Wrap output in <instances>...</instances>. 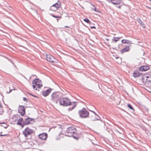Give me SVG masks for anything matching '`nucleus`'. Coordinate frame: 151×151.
I'll list each match as a JSON object with an SVG mask.
<instances>
[{"label": "nucleus", "instance_id": "nucleus-20", "mask_svg": "<svg viewBox=\"0 0 151 151\" xmlns=\"http://www.w3.org/2000/svg\"><path fill=\"white\" fill-rule=\"evenodd\" d=\"M122 1V0H114L112 1V3L114 4H119Z\"/></svg>", "mask_w": 151, "mask_h": 151}, {"label": "nucleus", "instance_id": "nucleus-35", "mask_svg": "<svg viewBox=\"0 0 151 151\" xmlns=\"http://www.w3.org/2000/svg\"><path fill=\"white\" fill-rule=\"evenodd\" d=\"M93 27V28H95V27Z\"/></svg>", "mask_w": 151, "mask_h": 151}, {"label": "nucleus", "instance_id": "nucleus-21", "mask_svg": "<svg viewBox=\"0 0 151 151\" xmlns=\"http://www.w3.org/2000/svg\"><path fill=\"white\" fill-rule=\"evenodd\" d=\"M4 112V110L3 109V107L1 106L0 107V115L3 114Z\"/></svg>", "mask_w": 151, "mask_h": 151}, {"label": "nucleus", "instance_id": "nucleus-23", "mask_svg": "<svg viewBox=\"0 0 151 151\" xmlns=\"http://www.w3.org/2000/svg\"><path fill=\"white\" fill-rule=\"evenodd\" d=\"M121 38H122V37H114V41L115 42H116L118 41L119 40V39Z\"/></svg>", "mask_w": 151, "mask_h": 151}, {"label": "nucleus", "instance_id": "nucleus-7", "mask_svg": "<svg viewBox=\"0 0 151 151\" xmlns=\"http://www.w3.org/2000/svg\"><path fill=\"white\" fill-rule=\"evenodd\" d=\"M76 128L73 127H68L67 130V135L69 136H73V134L76 132Z\"/></svg>", "mask_w": 151, "mask_h": 151}, {"label": "nucleus", "instance_id": "nucleus-36", "mask_svg": "<svg viewBox=\"0 0 151 151\" xmlns=\"http://www.w3.org/2000/svg\"><path fill=\"white\" fill-rule=\"evenodd\" d=\"M0 151H3V150H0Z\"/></svg>", "mask_w": 151, "mask_h": 151}, {"label": "nucleus", "instance_id": "nucleus-5", "mask_svg": "<svg viewBox=\"0 0 151 151\" xmlns=\"http://www.w3.org/2000/svg\"><path fill=\"white\" fill-rule=\"evenodd\" d=\"M79 114L81 117L86 118L88 116V113L85 108H83L79 111Z\"/></svg>", "mask_w": 151, "mask_h": 151}, {"label": "nucleus", "instance_id": "nucleus-25", "mask_svg": "<svg viewBox=\"0 0 151 151\" xmlns=\"http://www.w3.org/2000/svg\"><path fill=\"white\" fill-rule=\"evenodd\" d=\"M127 106L130 109L133 110H134V109L133 108L132 106V105L130 104H128L127 105Z\"/></svg>", "mask_w": 151, "mask_h": 151}, {"label": "nucleus", "instance_id": "nucleus-15", "mask_svg": "<svg viewBox=\"0 0 151 151\" xmlns=\"http://www.w3.org/2000/svg\"><path fill=\"white\" fill-rule=\"evenodd\" d=\"M51 89H49L43 91L42 93V95L45 97L47 96L51 91Z\"/></svg>", "mask_w": 151, "mask_h": 151}, {"label": "nucleus", "instance_id": "nucleus-22", "mask_svg": "<svg viewBox=\"0 0 151 151\" xmlns=\"http://www.w3.org/2000/svg\"><path fill=\"white\" fill-rule=\"evenodd\" d=\"M51 16L53 17H55V18H62L61 15L60 16H56V15H53L52 14H51Z\"/></svg>", "mask_w": 151, "mask_h": 151}, {"label": "nucleus", "instance_id": "nucleus-8", "mask_svg": "<svg viewBox=\"0 0 151 151\" xmlns=\"http://www.w3.org/2000/svg\"><path fill=\"white\" fill-rule=\"evenodd\" d=\"M25 109L24 106H19L18 108V111L22 116H23L25 114Z\"/></svg>", "mask_w": 151, "mask_h": 151}, {"label": "nucleus", "instance_id": "nucleus-14", "mask_svg": "<svg viewBox=\"0 0 151 151\" xmlns=\"http://www.w3.org/2000/svg\"><path fill=\"white\" fill-rule=\"evenodd\" d=\"M130 49L129 46L128 45H126L124 48L120 50V52L121 54H123L125 52L129 51Z\"/></svg>", "mask_w": 151, "mask_h": 151}, {"label": "nucleus", "instance_id": "nucleus-13", "mask_svg": "<svg viewBox=\"0 0 151 151\" xmlns=\"http://www.w3.org/2000/svg\"><path fill=\"white\" fill-rule=\"evenodd\" d=\"M58 95L56 93H53L52 94L51 96V99L53 101H56V103H57V100L58 98Z\"/></svg>", "mask_w": 151, "mask_h": 151}, {"label": "nucleus", "instance_id": "nucleus-33", "mask_svg": "<svg viewBox=\"0 0 151 151\" xmlns=\"http://www.w3.org/2000/svg\"><path fill=\"white\" fill-rule=\"evenodd\" d=\"M1 104H0V107L1 106Z\"/></svg>", "mask_w": 151, "mask_h": 151}, {"label": "nucleus", "instance_id": "nucleus-29", "mask_svg": "<svg viewBox=\"0 0 151 151\" xmlns=\"http://www.w3.org/2000/svg\"><path fill=\"white\" fill-rule=\"evenodd\" d=\"M121 8V6H119L118 7V8L120 9Z\"/></svg>", "mask_w": 151, "mask_h": 151}, {"label": "nucleus", "instance_id": "nucleus-1", "mask_svg": "<svg viewBox=\"0 0 151 151\" xmlns=\"http://www.w3.org/2000/svg\"><path fill=\"white\" fill-rule=\"evenodd\" d=\"M60 104L64 106H70L68 110L70 111L72 110L76 106V104L75 102H71L70 100L68 98L63 97L60 98L59 100Z\"/></svg>", "mask_w": 151, "mask_h": 151}, {"label": "nucleus", "instance_id": "nucleus-9", "mask_svg": "<svg viewBox=\"0 0 151 151\" xmlns=\"http://www.w3.org/2000/svg\"><path fill=\"white\" fill-rule=\"evenodd\" d=\"M46 59L48 61L52 63L54 62L55 58L52 56L50 55H48L46 56Z\"/></svg>", "mask_w": 151, "mask_h": 151}, {"label": "nucleus", "instance_id": "nucleus-4", "mask_svg": "<svg viewBox=\"0 0 151 151\" xmlns=\"http://www.w3.org/2000/svg\"><path fill=\"white\" fill-rule=\"evenodd\" d=\"M61 6V3L60 1H58L57 2L50 6V10L55 12L60 8Z\"/></svg>", "mask_w": 151, "mask_h": 151}, {"label": "nucleus", "instance_id": "nucleus-16", "mask_svg": "<svg viewBox=\"0 0 151 151\" xmlns=\"http://www.w3.org/2000/svg\"><path fill=\"white\" fill-rule=\"evenodd\" d=\"M23 118H20V116L19 117V118L18 119V120L16 122V124L18 125L22 126V127H23V126L22 125V124L23 122Z\"/></svg>", "mask_w": 151, "mask_h": 151}, {"label": "nucleus", "instance_id": "nucleus-10", "mask_svg": "<svg viewBox=\"0 0 151 151\" xmlns=\"http://www.w3.org/2000/svg\"><path fill=\"white\" fill-rule=\"evenodd\" d=\"M20 116L18 115H14L12 117L11 119V121L12 124H14L17 122L18 119L19 118Z\"/></svg>", "mask_w": 151, "mask_h": 151}, {"label": "nucleus", "instance_id": "nucleus-32", "mask_svg": "<svg viewBox=\"0 0 151 151\" xmlns=\"http://www.w3.org/2000/svg\"><path fill=\"white\" fill-rule=\"evenodd\" d=\"M32 96H34V97H36L35 96H33V95H32Z\"/></svg>", "mask_w": 151, "mask_h": 151}, {"label": "nucleus", "instance_id": "nucleus-26", "mask_svg": "<svg viewBox=\"0 0 151 151\" xmlns=\"http://www.w3.org/2000/svg\"><path fill=\"white\" fill-rule=\"evenodd\" d=\"M73 137L75 139H78V138H79V137L78 136H73Z\"/></svg>", "mask_w": 151, "mask_h": 151}, {"label": "nucleus", "instance_id": "nucleus-3", "mask_svg": "<svg viewBox=\"0 0 151 151\" xmlns=\"http://www.w3.org/2000/svg\"><path fill=\"white\" fill-rule=\"evenodd\" d=\"M142 80L146 85H148L149 83H151V75L146 74L143 75Z\"/></svg>", "mask_w": 151, "mask_h": 151}, {"label": "nucleus", "instance_id": "nucleus-6", "mask_svg": "<svg viewBox=\"0 0 151 151\" xmlns=\"http://www.w3.org/2000/svg\"><path fill=\"white\" fill-rule=\"evenodd\" d=\"M33 133V130L29 127H27L22 132L25 137H27L28 135H30Z\"/></svg>", "mask_w": 151, "mask_h": 151}, {"label": "nucleus", "instance_id": "nucleus-2", "mask_svg": "<svg viewBox=\"0 0 151 151\" xmlns=\"http://www.w3.org/2000/svg\"><path fill=\"white\" fill-rule=\"evenodd\" d=\"M41 81L39 79H35L32 82V87L34 89L39 91L42 87Z\"/></svg>", "mask_w": 151, "mask_h": 151}, {"label": "nucleus", "instance_id": "nucleus-19", "mask_svg": "<svg viewBox=\"0 0 151 151\" xmlns=\"http://www.w3.org/2000/svg\"><path fill=\"white\" fill-rule=\"evenodd\" d=\"M121 42L123 44H132V42L128 40L123 39L121 41Z\"/></svg>", "mask_w": 151, "mask_h": 151}, {"label": "nucleus", "instance_id": "nucleus-31", "mask_svg": "<svg viewBox=\"0 0 151 151\" xmlns=\"http://www.w3.org/2000/svg\"><path fill=\"white\" fill-rule=\"evenodd\" d=\"M65 27H67V28H68L69 27L67 26H65Z\"/></svg>", "mask_w": 151, "mask_h": 151}, {"label": "nucleus", "instance_id": "nucleus-12", "mask_svg": "<svg viewBox=\"0 0 151 151\" xmlns=\"http://www.w3.org/2000/svg\"><path fill=\"white\" fill-rule=\"evenodd\" d=\"M150 67L148 66L143 65L141 66L139 68V70L142 71H145L148 70Z\"/></svg>", "mask_w": 151, "mask_h": 151}, {"label": "nucleus", "instance_id": "nucleus-28", "mask_svg": "<svg viewBox=\"0 0 151 151\" xmlns=\"http://www.w3.org/2000/svg\"><path fill=\"white\" fill-rule=\"evenodd\" d=\"M23 100L24 101H27V99L25 97L23 98Z\"/></svg>", "mask_w": 151, "mask_h": 151}, {"label": "nucleus", "instance_id": "nucleus-34", "mask_svg": "<svg viewBox=\"0 0 151 151\" xmlns=\"http://www.w3.org/2000/svg\"><path fill=\"white\" fill-rule=\"evenodd\" d=\"M58 22V19H57Z\"/></svg>", "mask_w": 151, "mask_h": 151}, {"label": "nucleus", "instance_id": "nucleus-18", "mask_svg": "<svg viewBox=\"0 0 151 151\" xmlns=\"http://www.w3.org/2000/svg\"><path fill=\"white\" fill-rule=\"evenodd\" d=\"M142 74L139 71H136L134 72L133 76L134 78H137L139 76Z\"/></svg>", "mask_w": 151, "mask_h": 151}, {"label": "nucleus", "instance_id": "nucleus-24", "mask_svg": "<svg viewBox=\"0 0 151 151\" xmlns=\"http://www.w3.org/2000/svg\"><path fill=\"white\" fill-rule=\"evenodd\" d=\"M83 20L86 22L88 24H90V23L91 22L90 21L89 19H88L87 18H86L85 19H83Z\"/></svg>", "mask_w": 151, "mask_h": 151}, {"label": "nucleus", "instance_id": "nucleus-11", "mask_svg": "<svg viewBox=\"0 0 151 151\" xmlns=\"http://www.w3.org/2000/svg\"><path fill=\"white\" fill-rule=\"evenodd\" d=\"M38 137L42 139L45 140L46 139L47 137V134L46 133H42L38 135Z\"/></svg>", "mask_w": 151, "mask_h": 151}, {"label": "nucleus", "instance_id": "nucleus-17", "mask_svg": "<svg viewBox=\"0 0 151 151\" xmlns=\"http://www.w3.org/2000/svg\"><path fill=\"white\" fill-rule=\"evenodd\" d=\"M32 120L31 119L28 117L26 119L24 122V125H28L31 124V122Z\"/></svg>", "mask_w": 151, "mask_h": 151}, {"label": "nucleus", "instance_id": "nucleus-30", "mask_svg": "<svg viewBox=\"0 0 151 151\" xmlns=\"http://www.w3.org/2000/svg\"><path fill=\"white\" fill-rule=\"evenodd\" d=\"M5 135H4V134H0V136H4Z\"/></svg>", "mask_w": 151, "mask_h": 151}, {"label": "nucleus", "instance_id": "nucleus-27", "mask_svg": "<svg viewBox=\"0 0 151 151\" xmlns=\"http://www.w3.org/2000/svg\"><path fill=\"white\" fill-rule=\"evenodd\" d=\"M94 9L93 10L95 11V12H99V11L97 10V9L96 8L95 6H94Z\"/></svg>", "mask_w": 151, "mask_h": 151}]
</instances>
